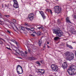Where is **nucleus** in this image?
Masks as SVG:
<instances>
[{
	"label": "nucleus",
	"mask_w": 76,
	"mask_h": 76,
	"mask_svg": "<svg viewBox=\"0 0 76 76\" xmlns=\"http://www.w3.org/2000/svg\"><path fill=\"white\" fill-rule=\"evenodd\" d=\"M67 72L69 75H76V67L73 68L72 66H70L67 70Z\"/></svg>",
	"instance_id": "nucleus-1"
},
{
	"label": "nucleus",
	"mask_w": 76,
	"mask_h": 76,
	"mask_svg": "<svg viewBox=\"0 0 76 76\" xmlns=\"http://www.w3.org/2000/svg\"><path fill=\"white\" fill-rule=\"evenodd\" d=\"M66 55L67 56V60L71 61L74 58V54L72 53H69V52H67L66 53Z\"/></svg>",
	"instance_id": "nucleus-2"
},
{
	"label": "nucleus",
	"mask_w": 76,
	"mask_h": 76,
	"mask_svg": "<svg viewBox=\"0 0 76 76\" xmlns=\"http://www.w3.org/2000/svg\"><path fill=\"white\" fill-rule=\"evenodd\" d=\"M53 34H56L57 36L59 37H61L63 36V34L61 31L55 29H53Z\"/></svg>",
	"instance_id": "nucleus-3"
},
{
	"label": "nucleus",
	"mask_w": 76,
	"mask_h": 76,
	"mask_svg": "<svg viewBox=\"0 0 76 76\" xmlns=\"http://www.w3.org/2000/svg\"><path fill=\"white\" fill-rule=\"evenodd\" d=\"M54 10L55 13L57 14L60 13V12L61 11V9L59 6H56L54 7Z\"/></svg>",
	"instance_id": "nucleus-4"
},
{
	"label": "nucleus",
	"mask_w": 76,
	"mask_h": 76,
	"mask_svg": "<svg viewBox=\"0 0 76 76\" xmlns=\"http://www.w3.org/2000/svg\"><path fill=\"white\" fill-rule=\"evenodd\" d=\"M51 68L55 72H57L58 70V66L56 64H52L51 66Z\"/></svg>",
	"instance_id": "nucleus-5"
},
{
	"label": "nucleus",
	"mask_w": 76,
	"mask_h": 76,
	"mask_svg": "<svg viewBox=\"0 0 76 76\" xmlns=\"http://www.w3.org/2000/svg\"><path fill=\"white\" fill-rule=\"evenodd\" d=\"M13 1L14 2V4L13 5L14 7V8H16V9L19 8V4H18V1L15 0H13Z\"/></svg>",
	"instance_id": "nucleus-6"
},
{
	"label": "nucleus",
	"mask_w": 76,
	"mask_h": 76,
	"mask_svg": "<svg viewBox=\"0 0 76 76\" xmlns=\"http://www.w3.org/2000/svg\"><path fill=\"white\" fill-rule=\"evenodd\" d=\"M68 65L67 64V62H64L62 64L61 67L64 69H66V68H67Z\"/></svg>",
	"instance_id": "nucleus-7"
},
{
	"label": "nucleus",
	"mask_w": 76,
	"mask_h": 76,
	"mask_svg": "<svg viewBox=\"0 0 76 76\" xmlns=\"http://www.w3.org/2000/svg\"><path fill=\"white\" fill-rule=\"evenodd\" d=\"M34 14L33 13H32L28 15V18L30 20H32L34 19Z\"/></svg>",
	"instance_id": "nucleus-8"
},
{
	"label": "nucleus",
	"mask_w": 76,
	"mask_h": 76,
	"mask_svg": "<svg viewBox=\"0 0 76 76\" xmlns=\"http://www.w3.org/2000/svg\"><path fill=\"white\" fill-rule=\"evenodd\" d=\"M37 70L38 72H39L41 73V75H44V73L45 72V70H44V69H38Z\"/></svg>",
	"instance_id": "nucleus-9"
},
{
	"label": "nucleus",
	"mask_w": 76,
	"mask_h": 76,
	"mask_svg": "<svg viewBox=\"0 0 76 76\" xmlns=\"http://www.w3.org/2000/svg\"><path fill=\"white\" fill-rule=\"evenodd\" d=\"M19 67H20L21 69H22V72H23V69H22V66H20L19 65H18L17 66L16 70H17V71L18 70V69L19 68Z\"/></svg>",
	"instance_id": "nucleus-10"
},
{
	"label": "nucleus",
	"mask_w": 76,
	"mask_h": 76,
	"mask_svg": "<svg viewBox=\"0 0 76 76\" xmlns=\"http://www.w3.org/2000/svg\"><path fill=\"white\" fill-rule=\"evenodd\" d=\"M66 21L67 23H71V22L70 21V20H69V17H67L66 18Z\"/></svg>",
	"instance_id": "nucleus-11"
},
{
	"label": "nucleus",
	"mask_w": 76,
	"mask_h": 76,
	"mask_svg": "<svg viewBox=\"0 0 76 76\" xmlns=\"http://www.w3.org/2000/svg\"><path fill=\"white\" fill-rule=\"evenodd\" d=\"M39 46H41V43H42V40L41 39L39 40V42H38Z\"/></svg>",
	"instance_id": "nucleus-12"
},
{
	"label": "nucleus",
	"mask_w": 76,
	"mask_h": 76,
	"mask_svg": "<svg viewBox=\"0 0 76 76\" xmlns=\"http://www.w3.org/2000/svg\"><path fill=\"white\" fill-rule=\"evenodd\" d=\"M11 41L12 42H15V43L17 45H18V42H16L15 40L12 39L11 40Z\"/></svg>",
	"instance_id": "nucleus-13"
},
{
	"label": "nucleus",
	"mask_w": 76,
	"mask_h": 76,
	"mask_svg": "<svg viewBox=\"0 0 76 76\" xmlns=\"http://www.w3.org/2000/svg\"><path fill=\"white\" fill-rule=\"evenodd\" d=\"M59 38V37H55L54 38V40H55V41H57V40H58Z\"/></svg>",
	"instance_id": "nucleus-14"
},
{
	"label": "nucleus",
	"mask_w": 76,
	"mask_h": 76,
	"mask_svg": "<svg viewBox=\"0 0 76 76\" xmlns=\"http://www.w3.org/2000/svg\"><path fill=\"white\" fill-rule=\"evenodd\" d=\"M16 53H17L18 54H19V53L18 52H19V53H20V50H19V49H18V50H15Z\"/></svg>",
	"instance_id": "nucleus-15"
},
{
	"label": "nucleus",
	"mask_w": 76,
	"mask_h": 76,
	"mask_svg": "<svg viewBox=\"0 0 76 76\" xmlns=\"http://www.w3.org/2000/svg\"><path fill=\"white\" fill-rule=\"evenodd\" d=\"M42 16L43 19H44L46 18V17L44 14H43V15H42Z\"/></svg>",
	"instance_id": "nucleus-16"
},
{
	"label": "nucleus",
	"mask_w": 76,
	"mask_h": 76,
	"mask_svg": "<svg viewBox=\"0 0 76 76\" xmlns=\"http://www.w3.org/2000/svg\"><path fill=\"white\" fill-rule=\"evenodd\" d=\"M36 64H38L39 66L40 65H41V64H40V63H39V61H37L36 62Z\"/></svg>",
	"instance_id": "nucleus-17"
},
{
	"label": "nucleus",
	"mask_w": 76,
	"mask_h": 76,
	"mask_svg": "<svg viewBox=\"0 0 76 76\" xmlns=\"http://www.w3.org/2000/svg\"><path fill=\"white\" fill-rule=\"evenodd\" d=\"M12 21L14 23H16V20L15 19H12Z\"/></svg>",
	"instance_id": "nucleus-18"
},
{
	"label": "nucleus",
	"mask_w": 76,
	"mask_h": 76,
	"mask_svg": "<svg viewBox=\"0 0 76 76\" xmlns=\"http://www.w3.org/2000/svg\"><path fill=\"white\" fill-rule=\"evenodd\" d=\"M4 16L5 17H6V18H10V15H4Z\"/></svg>",
	"instance_id": "nucleus-19"
},
{
	"label": "nucleus",
	"mask_w": 76,
	"mask_h": 76,
	"mask_svg": "<svg viewBox=\"0 0 76 76\" xmlns=\"http://www.w3.org/2000/svg\"><path fill=\"white\" fill-rule=\"evenodd\" d=\"M39 12L40 13L41 15H44V12L42 11H39Z\"/></svg>",
	"instance_id": "nucleus-20"
},
{
	"label": "nucleus",
	"mask_w": 76,
	"mask_h": 76,
	"mask_svg": "<svg viewBox=\"0 0 76 76\" xmlns=\"http://www.w3.org/2000/svg\"><path fill=\"white\" fill-rule=\"evenodd\" d=\"M25 26H28L29 27H30L31 26L29 25H28V24H27L26 23H25Z\"/></svg>",
	"instance_id": "nucleus-21"
},
{
	"label": "nucleus",
	"mask_w": 76,
	"mask_h": 76,
	"mask_svg": "<svg viewBox=\"0 0 76 76\" xmlns=\"http://www.w3.org/2000/svg\"><path fill=\"white\" fill-rule=\"evenodd\" d=\"M21 28L23 31H25V27L24 28V27L22 26L21 27Z\"/></svg>",
	"instance_id": "nucleus-22"
},
{
	"label": "nucleus",
	"mask_w": 76,
	"mask_h": 76,
	"mask_svg": "<svg viewBox=\"0 0 76 76\" xmlns=\"http://www.w3.org/2000/svg\"><path fill=\"white\" fill-rule=\"evenodd\" d=\"M25 28L27 29V30L28 31H29V30H31L30 29H29V28H27V27H25Z\"/></svg>",
	"instance_id": "nucleus-23"
},
{
	"label": "nucleus",
	"mask_w": 76,
	"mask_h": 76,
	"mask_svg": "<svg viewBox=\"0 0 76 76\" xmlns=\"http://www.w3.org/2000/svg\"><path fill=\"white\" fill-rule=\"evenodd\" d=\"M17 72L18 73V74H22V73H23V71L22 72V73H19V71H18V70H17Z\"/></svg>",
	"instance_id": "nucleus-24"
},
{
	"label": "nucleus",
	"mask_w": 76,
	"mask_h": 76,
	"mask_svg": "<svg viewBox=\"0 0 76 76\" xmlns=\"http://www.w3.org/2000/svg\"><path fill=\"white\" fill-rule=\"evenodd\" d=\"M36 34L37 35H40V33L39 32H38L36 33Z\"/></svg>",
	"instance_id": "nucleus-25"
},
{
	"label": "nucleus",
	"mask_w": 76,
	"mask_h": 76,
	"mask_svg": "<svg viewBox=\"0 0 76 76\" xmlns=\"http://www.w3.org/2000/svg\"><path fill=\"white\" fill-rule=\"evenodd\" d=\"M31 60H35V58L34 57H32L31 58Z\"/></svg>",
	"instance_id": "nucleus-26"
},
{
	"label": "nucleus",
	"mask_w": 76,
	"mask_h": 76,
	"mask_svg": "<svg viewBox=\"0 0 76 76\" xmlns=\"http://www.w3.org/2000/svg\"><path fill=\"white\" fill-rule=\"evenodd\" d=\"M6 48H7V49H8V50H11V49L10 48H8L7 47H6Z\"/></svg>",
	"instance_id": "nucleus-27"
},
{
	"label": "nucleus",
	"mask_w": 76,
	"mask_h": 76,
	"mask_svg": "<svg viewBox=\"0 0 76 76\" xmlns=\"http://www.w3.org/2000/svg\"><path fill=\"white\" fill-rule=\"evenodd\" d=\"M69 48H71V49H73V47H72V46H69Z\"/></svg>",
	"instance_id": "nucleus-28"
},
{
	"label": "nucleus",
	"mask_w": 76,
	"mask_h": 76,
	"mask_svg": "<svg viewBox=\"0 0 76 76\" xmlns=\"http://www.w3.org/2000/svg\"><path fill=\"white\" fill-rule=\"evenodd\" d=\"M5 7H9V5H6L5 4Z\"/></svg>",
	"instance_id": "nucleus-29"
},
{
	"label": "nucleus",
	"mask_w": 76,
	"mask_h": 76,
	"mask_svg": "<svg viewBox=\"0 0 76 76\" xmlns=\"http://www.w3.org/2000/svg\"><path fill=\"white\" fill-rule=\"evenodd\" d=\"M15 28H16V29L17 30H18V28L17 27H16V26H15Z\"/></svg>",
	"instance_id": "nucleus-30"
},
{
	"label": "nucleus",
	"mask_w": 76,
	"mask_h": 76,
	"mask_svg": "<svg viewBox=\"0 0 76 76\" xmlns=\"http://www.w3.org/2000/svg\"><path fill=\"white\" fill-rule=\"evenodd\" d=\"M31 36H32V37H35V35H34V34H31Z\"/></svg>",
	"instance_id": "nucleus-31"
},
{
	"label": "nucleus",
	"mask_w": 76,
	"mask_h": 76,
	"mask_svg": "<svg viewBox=\"0 0 76 76\" xmlns=\"http://www.w3.org/2000/svg\"><path fill=\"white\" fill-rule=\"evenodd\" d=\"M70 46V45H69L67 44H66V47H69Z\"/></svg>",
	"instance_id": "nucleus-32"
},
{
	"label": "nucleus",
	"mask_w": 76,
	"mask_h": 76,
	"mask_svg": "<svg viewBox=\"0 0 76 76\" xmlns=\"http://www.w3.org/2000/svg\"><path fill=\"white\" fill-rule=\"evenodd\" d=\"M51 10H50V9H48V10H47V11H48V12H50V11H51Z\"/></svg>",
	"instance_id": "nucleus-33"
},
{
	"label": "nucleus",
	"mask_w": 76,
	"mask_h": 76,
	"mask_svg": "<svg viewBox=\"0 0 76 76\" xmlns=\"http://www.w3.org/2000/svg\"><path fill=\"white\" fill-rule=\"evenodd\" d=\"M7 32H8V33H9V34H10V31H9L7 30Z\"/></svg>",
	"instance_id": "nucleus-34"
},
{
	"label": "nucleus",
	"mask_w": 76,
	"mask_h": 76,
	"mask_svg": "<svg viewBox=\"0 0 76 76\" xmlns=\"http://www.w3.org/2000/svg\"><path fill=\"white\" fill-rule=\"evenodd\" d=\"M2 43H3V42L0 40V44H1Z\"/></svg>",
	"instance_id": "nucleus-35"
},
{
	"label": "nucleus",
	"mask_w": 76,
	"mask_h": 76,
	"mask_svg": "<svg viewBox=\"0 0 76 76\" xmlns=\"http://www.w3.org/2000/svg\"><path fill=\"white\" fill-rule=\"evenodd\" d=\"M50 13L52 14H53V12H52V11H51V10L50 11Z\"/></svg>",
	"instance_id": "nucleus-36"
},
{
	"label": "nucleus",
	"mask_w": 76,
	"mask_h": 76,
	"mask_svg": "<svg viewBox=\"0 0 76 76\" xmlns=\"http://www.w3.org/2000/svg\"><path fill=\"white\" fill-rule=\"evenodd\" d=\"M58 22L59 23L60 22V20H59V19H58Z\"/></svg>",
	"instance_id": "nucleus-37"
},
{
	"label": "nucleus",
	"mask_w": 76,
	"mask_h": 76,
	"mask_svg": "<svg viewBox=\"0 0 76 76\" xmlns=\"http://www.w3.org/2000/svg\"><path fill=\"white\" fill-rule=\"evenodd\" d=\"M40 62L42 64V63H43V61H40Z\"/></svg>",
	"instance_id": "nucleus-38"
},
{
	"label": "nucleus",
	"mask_w": 76,
	"mask_h": 76,
	"mask_svg": "<svg viewBox=\"0 0 76 76\" xmlns=\"http://www.w3.org/2000/svg\"><path fill=\"white\" fill-rule=\"evenodd\" d=\"M25 54H28V52H26V51H25Z\"/></svg>",
	"instance_id": "nucleus-39"
},
{
	"label": "nucleus",
	"mask_w": 76,
	"mask_h": 76,
	"mask_svg": "<svg viewBox=\"0 0 76 76\" xmlns=\"http://www.w3.org/2000/svg\"><path fill=\"white\" fill-rule=\"evenodd\" d=\"M28 51L29 53H30L31 52V50H30L28 49Z\"/></svg>",
	"instance_id": "nucleus-40"
},
{
	"label": "nucleus",
	"mask_w": 76,
	"mask_h": 76,
	"mask_svg": "<svg viewBox=\"0 0 76 76\" xmlns=\"http://www.w3.org/2000/svg\"><path fill=\"white\" fill-rule=\"evenodd\" d=\"M41 28V27H39L38 28V29H40Z\"/></svg>",
	"instance_id": "nucleus-41"
},
{
	"label": "nucleus",
	"mask_w": 76,
	"mask_h": 76,
	"mask_svg": "<svg viewBox=\"0 0 76 76\" xmlns=\"http://www.w3.org/2000/svg\"><path fill=\"white\" fill-rule=\"evenodd\" d=\"M1 39H2V40L4 41V40L3 39L1 38Z\"/></svg>",
	"instance_id": "nucleus-42"
},
{
	"label": "nucleus",
	"mask_w": 76,
	"mask_h": 76,
	"mask_svg": "<svg viewBox=\"0 0 76 76\" xmlns=\"http://www.w3.org/2000/svg\"><path fill=\"white\" fill-rule=\"evenodd\" d=\"M41 29H43V28H44V27H43V26H42L41 27Z\"/></svg>",
	"instance_id": "nucleus-43"
},
{
	"label": "nucleus",
	"mask_w": 76,
	"mask_h": 76,
	"mask_svg": "<svg viewBox=\"0 0 76 76\" xmlns=\"http://www.w3.org/2000/svg\"><path fill=\"white\" fill-rule=\"evenodd\" d=\"M2 8H3V7H4V6H3V5L2 4Z\"/></svg>",
	"instance_id": "nucleus-44"
},
{
	"label": "nucleus",
	"mask_w": 76,
	"mask_h": 76,
	"mask_svg": "<svg viewBox=\"0 0 76 76\" xmlns=\"http://www.w3.org/2000/svg\"><path fill=\"white\" fill-rule=\"evenodd\" d=\"M47 44H49V42H47Z\"/></svg>",
	"instance_id": "nucleus-45"
},
{
	"label": "nucleus",
	"mask_w": 76,
	"mask_h": 76,
	"mask_svg": "<svg viewBox=\"0 0 76 76\" xmlns=\"http://www.w3.org/2000/svg\"><path fill=\"white\" fill-rule=\"evenodd\" d=\"M31 29H34V28H32V27H31Z\"/></svg>",
	"instance_id": "nucleus-46"
},
{
	"label": "nucleus",
	"mask_w": 76,
	"mask_h": 76,
	"mask_svg": "<svg viewBox=\"0 0 76 76\" xmlns=\"http://www.w3.org/2000/svg\"><path fill=\"white\" fill-rule=\"evenodd\" d=\"M0 22H1V23H2V22L0 20Z\"/></svg>",
	"instance_id": "nucleus-47"
},
{
	"label": "nucleus",
	"mask_w": 76,
	"mask_h": 76,
	"mask_svg": "<svg viewBox=\"0 0 76 76\" xmlns=\"http://www.w3.org/2000/svg\"><path fill=\"white\" fill-rule=\"evenodd\" d=\"M56 1H58V0H56Z\"/></svg>",
	"instance_id": "nucleus-48"
},
{
	"label": "nucleus",
	"mask_w": 76,
	"mask_h": 76,
	"mask_svg": "<svg viewBox=\"0 0 76 76\" xmlns=\"http://www.w3.org/2000/svg\"><path fill=\"white\" fill-rule=\"evenodd\" d=\"M47 47H48V48H49V46H47Z\"/></svg>",
	"instance_id": "nucleus-49"
},
{
	"label": "nucleus",
	"mask_w": 76,
	"mask_h": 76,
	"mask_svg": "<svg viewBox=\"0 0 76 76\" xmlns=\"http://www.w3.org/2000/svg\"><path fill=\"white\" fill-rule=\"evenodd\" d=\"M44 48H45V46H44Z\"/></svg>",
	"instance_id": "nucleus-50"
},
{
	"label": "nucleus",
	"mask_w": 76,
	"mask_h": 76,
	"mask_svg": "<svg viewBox=\"0 0 76 76\" xmlns=\"http://www.w3.org/2000/svg\"><path fill=\"white\" fill-rule=\"evenodd\" d=\"M45 1H47V0H45Z\"/></svg>",
	"instance_id": "nucleus-51"
},
{
	"label": "nucleus",
	"mask_w": 76,
	"mask_h": 76,
	"mask_svg": "<svg viewBox=\"0 0 76 76\" xmlns=\"http://www.w3.org/2000/svg\"><path fill=\"white\" fill-rule=\"evenodd\" d=\"M27 47L28 48V46H27Z\"/></svg>",
	"instance_id": "nucleus-52"
},
{
	"label": "nucleus",
	"mask_w": 76,
	"mask_h": 76,
	"mask_svg": "<svg viewBox=\"0 0 76 76\" xmlns=\"http://www.w3.org/2000/svg\"><path fill=\"white\" fill-rule=\"evenodd\" d=\"M1 25H2V24H1Z\"/></svg>",
	"instance_id": "nucleus-53"
},
{
	"label": "nucleus",
	"mask_w": 76,
	"mask_h": 76,
	"mask_svg": "<svg viewBox=\"0 0 76 76\" xmlns=\"http://www.w3.org/2000/svg\"><path fill=\"white\" fill-rule=\"evenodd\" d=\"M75 0V1H76V0Z\"/></svg>",
	"instance_id": "nucleus-54"
},
{
	"label": "nucleus",
	"mask_w": 76,
	"mask_h": 76,
	"mask_svg": "<svg viewBox=\"0 0 76 76\" xmlns=\"http://www.w3.org/2000/svg\"><path fill=\"white\" fill-rule=\"evenodd\" d=\"M10 44H11V43L10 42Z\"/></svg>",
	"instance_id": "nucleus-55"
},
{
	"label": "nucleus",
	"mask_w": 76,
	"mask_h": 76,
	"mask_svg": "<svg viewBox=\"0 0 76 76\" xmlns=\"http://www.w3.org/2000/svg\"><path fill=\"white\" fill-rule=\"evenodd\" d=\"M13 29H14V28H13Z\"/></svg>",
	"instance_id": "nucleus-56"
},
{
	"label": "nucleus",
	"mask_w": 76,
	"mask_h": 76,
	"mask_svg": "<svg viewBox=\"0 0 76 76\" xmlns=\"http://www.w3.org/2000/svg\"><path fill=\"white\" fill-rule=\"evenodd\" d=\"M31 31H32V30H31Z\"/></svg>",
	"instance_id": "nucleus-57"
}]
</instances>
